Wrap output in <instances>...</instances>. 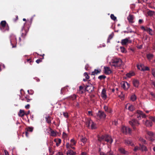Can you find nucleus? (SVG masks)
Listing matches in <instances>:
<instances>
[{
  "mask_svg": "<svg viewBox=\"0 0 155 155\" xmlns=\"http://www.w3.org/2000/svg\"><path fill=\"white\" fill-rule=\"evenodd\" d=\"M122 61L119 58H114L112 60L111 65L115 67H118L122 64Z\"/></svg>",
  "mask_w": 155,
  "mask_h": 155,
  "instance_id": "obj_1",
  "label": "nucleus"
},
{
  "mask_svg": "<svg viewBox=\"0 0 155 155\" xmlns=\"http://www.w3.org/2000/svg\"><path fill=\"white\" fill-rule=\"evenodd\" d=\"M0 30L2 32L8 31L9 27L5 21H2L0 23Z\"/></svg>",
  "mask_w": 155,
  "mask_h": 155,
  "instance_id": "obj_2",
  "label": "nucleus"
},
{
  "mask_svg": "<svg viewBox=\"0 0 155 155\" xmlns=\"http://www.w3.org/2000/svg\"><path fill=\"white\" fill-rule=\"evenodd\" d=\"M129 123L134 130H136L137 129L136 127L138 126L140 124L139 121L135 119H133L129 121Z\"/></svg>",
  "mask_w": 155,
  "mask_h": 155,
  "instance_id": "obj_3",
  "label": "nucleus"
},
{
  "mask_svg": "<svg viewBox=\"0 0 155 155\" xmlns=\"http://www.w3.org/2000/svg\"><path fill=\"white\" fill-rule=\"evenodd\" d=\"M135 116L136 117L138 120L141 119V117L145 118L146 117V114L140 110H137L134 113Z\"/></svg>",
  "mask_w": 155,
  "mask_h": 155,
  "instance_id": "obj_4",
  "label": "nucleus"
},
{
  "mask_svg": "<svg viewBox=\"0 0 155 155\" xmlns=\"http://www.w3.org/2000/svg\"><path fill=\"white\" fill-rule=\"evenodd\" d=\"M121 130L124 134H130L132 130L128 127L123 126L121 128Z\"/></svg>",
  "mask_w": 155,
  "mask_h": 155,
  "instance_id": "obj_5",
  "label": "nucleus"
},
{
  "mask_svg": "<svg viewBox=\"0 0 155 155\" xmlns=\"http://www.w3.org/2000/svg\"><path fill=\"white\" fill-rule=\"evenodd\" d=\"M147 134L148 135V140L152 142L155 139V134L151 131L148 132Z\"/></svg>",
  "mask_w": 155,
  "mask_h": 155,
  "instance_id": "obj_6",
  "label": "nucleus"
},
{
  "mask_svg": "<svg viewBox=\"0 0 155 155\" xmlns=\"http://www.w3.org/2000/svg\"><path fill=\"white\" fill-rule=\"evenodd\" d=\"M105 141L111 144L113 142V139L109 135H106L105 136Z\"/></svg>",
  "mask_w": 155,
  "mask_h": 155,
  "instance_id": "obj_7",
  "label": "nucleus"
},
{
  "mask_svg": "<svg viewBox=\"0 0 155 155\" xmlns=\"http://www.w3.org/2000/svg\"><path fill=\"white\" fill-rule=\"evenodd\" d=\"M97 116L99 117L100 118H104L106 117V115L104 112L99 111L97 114Z\"/></svg>",
  "mask_w": 155,
  "mask_h": 155,
  "instance_id": "obj_8",
  "label": "nucleus"
},
{
  "mask_svg": "<svg viewBox=\"0 0 155 155\" xmlns=\"http://www.w3.org/2000/svg\"><path fill=\"white\" fill-rule=\"evenodd\" d=\"M124 143L127 145H130L132 146L134 145L132 141L130 139H127L124 140Z\"/></svg>",
  "mask_w": 155,
  "mask_h": 155,
  "instance_id": "obj_9",
  "label": "nucleus"
},
{
  "mask_svg": "<svg viewBox=\"0 0 155 155\" xmlns=\"http://www.w3.org/2000/svg\"><path fill=\"white\" fill-rule=\"evenodd\" d=\"M131 42V41H130L128 38H126L122 40L121 44L122 45H127L128 43H130Z\"/></svg>",
  "mask_w": 155,
  "mask_h": 155,
  "instance_id": "obj_10",
  "label": "nucleus"
},
{
  "mask_svg": "<svg viewBox=\"0 0 155 155\" xmlns=\"http://www.w3.org/2000/svg\"><path fill=\"white\" fill-rule=\"evenodd\" d=\"M104 73L106 74H109L112 73V71L108 67H105L104 68Z\"/></svg>",
  "mask_w": 155,
  "mask_h": 155,
  "instance_id": "obj_11",
  "label": "nucleus"
},
{
  "mask_svg": "<svg viewBox=\"0 0 155 155\" xmlns=\"http://www.w3.org/2000/svg\"><path fill=\"white\" fill-rule=\"evenodd\" d=\"M101 96L104 99H105L107 98V96L106 94V90L105 88H104L102 89L101 94Z\"/></svg>",
  "mask_w": 155,
  "mask_h": 155,
  "instance_id": "obj_12",
  "label": "nucleus"
},
{
  "mask_svg": "<svg viewBox=\"0 0 155 155\" xmlns=\"http://www.w3.org/2000/svg\"><path fill=\"white\" fill-rule=\"evenodd\" d=\"M134 19V16L130 15L127 18V19L128 20L129 22L131 23L134 22V21H133Z\"/></svg>",
  "mask_w": 155,
  "mask_h": 155,
  "instance_id": "obj_13",
  "label": "nucleus"
},
{
  "mask_svg": "<svg viewBox=\"0 0 155 155\" xmlns=\"http://www.w3.org/2000/svg\"><path fill=\"white\" fill-rule=\"evenodd\" d=\"M133 83L135 87H137L139 86V82L137 80L134 79L133 81Z\"/></svg>",
  "mask_w": 155,
  "mask_h": 155,
  "instance_id": "obj_14",
  "label": "nucleus"
},
{
  "mask_svg": "<svg viewBox=\"0 0 155 155\" xmlns=\"http://www.w3.org/2000/svg\"><path fill=\"white\" fill-rule=\"evenodd\" d=\"M143 123L147 126L151 127L152 126V122L151 121L146 120L144 122H143Z\"/></svg>",
  "mask_w": 155,
  "mask_h": 155,
  "instance_id": "obj_15",
  "label": "nucleus"
},
{
  "mask_svg": "<svg viewBox=\"0 0 155 155\" xmlns=\"http://www.w3.org/2000/svg\"><path fill=\"white\" fill-rule=\"evenodd\" d=\"M135 74V73L134 71H130L129 73L126 74V76L129 78H130L131 77L134 76Z\"/></svg>",
  "mask_w": 155,
  "mask_h": 155,
  "instance_id": "obj_16",
  "label": "nucleus"
},
{
  "mask_svg": "<svg viewBox=\"0 0 155 155\" xmlns=\"http://www.w3.org/2000/svg\"><path fill=\"white\" fill-rule=\"evenodd\" d=\"M77 96V95L74 94L73 95H71L68 97V99H71L72 100H74L76 99Z\"/></svg>",
  "mask_w": 155,
  "mask_h": 155,
  "instance_id": "obj_17",
  "label": "nucleus"
},
{
  "mask_svg": "<svg viewBox=\"0 0 155 155\" xmlns=\"http://www.w3.org/2000/svg\"><path fill=\"white\" fill-rule=\"evenodd\" d=\"M25 114V111L22 110H20L18 113V115L20 117H23Z\"/></svg>",
  "mask_w": 155,
  "mask_h": 155,
  "instance_id": "obj_18",
  "label": "nucleus"
},
{
  "mask_svg": "<svg viewBox=\"0 0 155 155\" xmlns=\"http://www.w3.org/2000/svg\"><path fill=\"white\" fill-rule=\"evenodd\" d=\"M101 71V70H100L95 69L94 71L92 72L91 75H94L96 74L100 73Z\"/></svg>",
  "mask_w": 155,
  "mask_h": 155,
  "instance_id": "obj_19",
  "label": "nucleus"
},
{
  "mask_svg": "<svg viewBox=\"0 0 155 155\" xmlns=\"http://www.w3.org/2000/svg\"><path fill=\"white\" fill-rule=\"evenodd\" d=\"M76 153L72 150H68L67 152V155H76Z\"/></svg>",
  "mask_w": 155,
  "mask_h": 155,
  "instance_id": "obj_20",
  "label": "nucleus"
},
{
  "mask_svg": "<svg viewBox=\"0 0 155 155\" xmlns=\"http://www.w3.org/2000/svg\"><path fill=\"white\" fill-rule=\"evenodd\" d=\"M119 151L121 153L124 154H127L128 153L125 150L122 148H119Z\"/></svg>",
  "mask_w": 155,
  "mask_h": 155,
  "instance_id": "obj_21",
  "label": "nucleus"
},
{
  "mask_svg": "<svg viewBox=\"0 0 155 155\" xmlns=\"http://www.w3.org/2000/svg\"><path fill=\"white\" fill-rule=\"evenodd\" d=\"M97 138L98 140L99 141H101L104 140H105V136L102 135L101 136H100L99 135H98Z\"/></svg>",
  "mask_w": 155,
  "mask_h": 155,
  "instance_id": "obj_22",
  "label": "nucleus"
},
{
  "mask_svg": "<svg viewBox=\"0 0 155 155\" xmlns=\"http://www.w3.org/2000/svg\"><path fill=\"white\" fill-rule=\"evenodd\" d=\"M92 122V120L90 119H88L86 122V126L88 127H89L90 124H91Z\"/></svg>",
  "mask_w": 155,
  "mask_h": 155,
  "instance_id": "obj_23",
  "label": "nucleus"
},
{
  "mask_svg": "<svg viewBox=\"0 0 155 155\" xmlns=\"http://www.w3.org/2000/svg\"><path fill=\"white\" fill-rule=\"evenodd\" d=\"M51 117L48 116L45 117L46 122L49 124L51 123Z\"/></svg>",
  "mask_w": 155,
  "mask_h": 155,
  "instance_id": "obj_24",
  "label": "nucleus"
},
{
  "mask_svg": "<svg viewBox=\"0 0 155 155\" xmlns=\"http://www.w3.org/2000/svg\"><path fill=\"white\" fill-rule=\"evenodd\" d=\"M136 99V96L134 94L132 95L130 97L131 100L133 101H135Z\"/></svg>",
  "mask_w": 155,
  "mask_h": 155,
  "instance_id": "obj_25",
  "label": "nucleus"
},
{
  "mask_svg": "<svg viewBox=\"0 0 155 155\" xmlns=\"http://www.w3.org/2000/svg\"><path fill=\"white\" fill-rule=\"evenodd\" d=\"M128 109L130 111H133L134 110L135 108L133 105H131L129 106Z\"/></svg>",
  "mask_w": 155,
  "mask_h": 155,
  "instance_id": "obj_26",
  "label": "nucleus"
},
{
  "mask_svg": "<svg viewBox=\"0 0 155 155\" xmlns=\"http://www.w3.org/2000/svg\"><path fill=\"white\" fill-rule=\"evenodd\" d=\"M33 129V127H27L25 129V130L27 132L29 131L30 132H32Z\"/></svg>",
  "mask_w": 155,
  "mask_h": 155,
  "instance_id": "obj_27",
  "label": "nucleus"
},
{
  "mask_svg": "<svg viewBox=\"0 0 155 155\" xmlns=\"http://www.w3.org/2000/svg\"><path fill=\"white\" fill-rule=\"evenodd\" d=\"M91 128L92 129H94L96 128V124L93 122L92 121V122L91 123Z\"/></svg>",
  "mask_w": 155,
  "mask_h": 155,
  "instance_id": "obj_28",
  "label": "nucleus"
},
{
  "mask_svg": "<svg viewBox=\"0 0 155 155\" xmlns=\"http://www.w3.org/2000/svg\"><path fill=\"white\" fill-rule=\"evenodd\" d=\"M120 49L122 53H124L126 52V51L125 48L123 47H120Z\"/></svg>",
  "mask_w": 155,
  "mask_h": 155,
  "instance_id": "obj_29",
  "label": "nucleus"
},
{
  "mask_svg": "<svg viewBox=\"0 0 155 155\" xmlns=\"http://www.w3.org/2000/svg\"><path fill=\"white\" fill-rule=\"evenodd\" d=\"M106 78V76L104 75H101L99 76L98 77V78L100 80H101L102 79H104Z\"/></svg>",
  "mask_w": 155,
  "mask_h": 155,
  "instance_id": "obj_30",
  "label": "nucleus"
},
{
  "mask_svg": "<svg viewBox=\"0 0 155 155\" xmlns=\"http://www.w3.org/2000/svg\"><path fill=\"white\" fill-rule=\"evenodd\" d=\"M111 18L114 21H115L117 19V18L114 16V14H111L110 15Z\"/></svg>",
  "mask_w": 155,
  "mask_h": 155,
  "instance_id": "obj_31",
  "label": "nucleus"
},
{
  "mask_svg": "<svg viewBox=\"0 0 155 155\" xmlns=\"http://www.w3.org/2000/svg\"><path fill=\"white\" fill-rule=\"evenodd\" d=\"M147 58L149 59H151L153 57V55L151 54H148L147 55Z\"/></svg>",
  "mask_w": 155,
  "mask_h": 155,
  "instance_id": "obj_32",
  "label": "nucleus"
},
{
  "mask_svg": "<svg viewBox=\"0 0 155 155\" xmlns=\"http://www.w3.org/2000/svg\"><path fill=\"white\" fill-rule=\"evenodd\" d=\"M113 35L112 34L110 35L108 38L107 40V42H110V39H111L113 38Z\"/></svg>",
  "mask_w": 155,
  "mask_h": 155,
  "instance_id": "obj_33",
  "label": "nucleus"
},
{
  "mask_svg": "<svg viewBox=\"0 0 155 155\" xmlns=\"http://www.w3.org/2000/svg\"><path fill=\"white\" fill-rule=\"evenodd\" d=\"M81 142H83L84 143H85L87 141V139L85 137H84L82 138L81 139Z\"/></svg>",
  "mask_w": 155,
  "mask_h": 155,
  "instance_id": "obj_34",
  "label": "nucleus"
},
{
  "mask_svg": "<svg viewBox=\"0 0 155 155\" xmlns=\"http://www.w3.org/2000/svg\"><path fill=\"white\" fill-rule=\"evenodd\" d=\"M154 12L152 11H149L148 12V14L150 16H152L154 14Z\"/></svg>",
  "mask_w": 155,
  "mask_h": 155,
  "instance_id": "obj_35",
  "label": "nucleus"
},
{
  "mask_svg": "<svg viewBox=\"0 0 155 155\" xmlns=\"http://www.w3.org/2000/svg\"><path fill=\"white\" fill-rule=\"evenodd\" d=\"M70 142L71 143V144L73 146L75 145L76 142L73 139H71Z\"/></svg>",
  "mask_w": 155,
  "mask_h": 155,
  "instance_id": "obj_36",
  "label": "nucleus"
},
{
  "mask_svg": "<svg viewBox=\"0 0 155 155\" xmlns=\"http://www.w3.org/2000/svg\"><path fill=\"white\" fill-rule=\"evenodd\" d=\"M121 87L124 89V90H127V87H126V84L125 83L123 84Z\"/></svg>",
  "mask_w": 155,
  "mask_h": 155,
  "instance_id": "obj_37",
  "label": "nucleus"
},
{
  "mask_svg": "<svg viewBox=\"0 0 155 155\" xmlns=\"http://www.w3.org/2000/svg\"><path fill=\"white\" fill-rule=\"evenodd\" d=\"M141 149L142 151H146L147 150V148L144 145H142L141 146Z\"/></svg>",
  "mask_w": 155,
  "mask_h": 155,
  "instance_id": "obj_38",
  "label": "nucleus"
},
{
  "mask_svg": "<svg viewBox=\"0 0 155 155\" xmlns=\"http://www.w3.org/2000/svg\"><path fill=\"white\" fill-rule=\"evenodd\" d=\"M58 142L56 143V145L57 146H58L59 145L61 142V140L60 139H58Z\"/></svg>",
  "mask_w": 155,
  "mask_h": 155,
  "instance_id": "obj_39",
  "label": "nucleus"
},
{
  "mask_svg": "<svg viewBox=\"0 0 155 155\" xmlns=\"http://www.w3.org/2000/svg\"><path fill=\"white\" fill-rule=\"evenodd\" d=\"M51 135L53 136H55L56 135L55 132L53 130H51Z\"/></svg>",
  "mask_w": 155,
  "mask_h": 155,
  "instance_id": "obj_40",
  "label": "nucleus"
},
{
  "mask_svg": "<svg viewBox=\"0 0 155 155\" xmlns=\"http://www.w3.org/2000/svg\"><path fill=\"white\" fill-rule=\"evenodd\" d=\"M84 74V76L85 77V78L86 79H88L90 77L88 75L87 73L85 72Z\"/></svg>",
  "mask_w": 155,
  "mask_h": 155,
  "instance_id": "obj_41",
  "label": "nucleus"
},
{
  "mask_svg": "<svg viewBox=\"0 0 155 155\" xmlns=\"http://www.w3.org/2000/svg\"><path fill=\"white\" fill-rule=\"evenodd\" d=\"M83 87L81 86H79V90L80 91V92H81V93H83V91L82 90L83 89Z\"/></svg>",
  "mask_w": 155,
  "mask_h": 155,
  "instance_id": "obj_42",
  "label": "nucleus"
},
{
  "mask_svg": "<svg viewBox=\"0 0 155 155\" xmlns=\"http://www.w3.org/2000/svg\"><path fill=\"white\" fill-rule=\"evenodd\" d=\"M140 149V148L138 146H136L134 148V151L135 152H136Z\"/></svg>",
  "mask_w": 155,
  "mask_h": 155,
  "instance_id": "obj_43",
  "label": "nucleus"
},
{
  "mask_svg": "<svg viewBox=\"0 0 155 155\" xmlns=\"http://www.w3.org/2000/svg\"><path fill=\"white\" fill-rule=\"evenodd\" d=\"M107 155H114L113 152L111 150H110V151L108 152L107 153Z\"/></svg>",
  "mask_w": 155,
  "mask_h": 155,
  "instance_id": "obj_44",
  "label": "nucleus"
},
{
  "mask_svg": "<svg viewBox=\"0 0 155 155\" xmlns=\"http://www.w3.org/2000/svg\"><path fill=\"white\" fill-rule=\"evenodd\" d=\"M148 32L150 35H153V32L152 30L150 28Z\"/></svg>",
  "mask_w": 155,
  "mask_h": 155,
  "instance_id": "obj_45",
  "label": "nucleus"
},
{
  "mask_svg": "<svg viewBox=\"0 0 155 155\" xmlns=\"http://www.w3.org/2000/svg\"><path fill=\"white\" fill-rule=\"evenodd\" d=\"M63 114L64 116L66 118H68V114L67 112H64Z\"/></svg>",
  "mask_w": 155,
  "mask_h": 155,
  "instance_id": "obj_46",
  "label": "nucleus"
},
{
  "mask_svg": "<svg viewBox=\"0 0 155 155\" xmlns=\"http://www.w3.org/2000/svg\"><path fill=\"white\" fill-rule=\"evenodd\" d=\"M152 74L153 75V76L155 77V70L154 68H152Z\"/></svg>",
  "mask_w": 155,
  "mask_h": 155,
  "instance_id": "obj_47",
  "label": "nucleus"
},
{
  "mask_svg": "<svg viewBox=\"0 0 155 155\" xmlns=\"http://www.w3.org/2000/svg\"><path fill=\"white\" fill-rule=\"evenodd\" d=\"M25 101H26L27 102H29L31 100H32V99H29V97H25Z\"/></svg>",
  "mask_w": 155,
  "mask_h": 155,
  "instance_id": "obj_48",
  "label": "nucleus"
},
{
  "mask_svg": "<svg viewBox=\"0 0 155 155\" xmlns=\"http://www.w3.org/2000/svg\"><path fill=\"white\" fill-rule=\"evenodd\" d=\"M10 43L11 44V45L12 46V48H15L16 47V45H14L12 43V41L11 39L10 40Z\"/></svg>",
  "mask_w": 155,
  "mask_h": 155,
  "instance_id": "obj_49",
  "label": "nucleus"
},
{
  "mask_svg": "<svg viewBox=\"0 0 155 155\" xmlns=\"http://www.w3.org/2000/svg\"><path fill=\"white\" fill-rule=\"evenodd\" d=\"M149 70V68L147 67H146L144 69H143L142 68L141 70L143 71H148Z\"/></svg>",
  "mask_w": 155,
  "mask_h": 155,
  "instance_id": "obj_50",
  "label": "nucleus"
},
{
  "mask_svg": "<svg viewBox=\"0 0 155 155\" xmlns=\"http://www.w3.org/2000/svg\"><path fill=\"white\" fill-rule=\"evenodd\" d=\"M150 118L152 121H153V122L155 121V118L154 117H150Z\"/></svg>",
  "mask_w": 155,
  "mask_h": 155,
  "instance_id": "obj_51",
  "label": "nucleus"
},
{
  "mask_svg": "<svg viewBox=\"0 0 155 155\" xmlns=\"http://www.w3.org/2000/svg\"><path fill=\"white\" fill-rule=\"evenodd\" d=\"M148 0H140V1L141 2H140V3H143V2L146 3Z\"/></svg>",
  "mask_w": 155,
  "mask_h": 155,
  "instance_id": "obj_52",
  "label": "nucleus"
},
{
  "mask_svg": "<svg viewBox=\"0 0 155 155\" xmlns=\"http://www.w3.org/2000/svg\"><path fill=\"white\" fill-rule=\"evenodd\" d=\"M88 114L89 116H92V111H88Z\"/></svg>",
  "mask_w": 155,
  "mask_h": 155,
  "instance_id": "obj_53",
  "label": "nucleus"
},
{
  "mask_svg": "<svg viewBox=\"0 0 155 155\" xmlns=\"http://www.w3.org/2000/svg\"><path fill=\"white\" fill-rule=\"evenodd\" d=\"M23 134H24V133H23ZM25 134L26 136L27 137H28V134H29L28 132H27V131H26L25 130Z\"/></svg>",
  "mask_w": 155,
  "mask_h": 155,
  "instance_id": "obj_54",
  "label": "nucleus"
},
{
  "mask_svg": "<svg viewBox=\"0 0 155 155\" xmlns=\"http://www.w3.org/2000/svg\"><path fill=\"white\" fill-rule=\"evenodd\" d=\"M104 108L105 110L106 111H107L109 109L108 107L107 106H104Z\"/></svg>",
  "mask_w": 155,
  "mask_h": 155,
  "instance_id": "obj_55",
  "label": "nucleus"
},
{
  "mask_svg": "<svg viewBox=\"0 0 155 155\" xmlns=\"http://www.w3.org/2000/svg\"><path fill=\"white\" fill-rule=\"evenodd\" d=\"M30 106L29 104H27L25 107L26 109H28L30 108Z\"/></svg>",
  "mask_w": 155,
  "mask_h": 155,
  "instance_id": "obj_56",
  "label": "nucleus"
},
{
  "mask_svg": "<svg viewBox=\"0 0 155 155\" xmlns=\"http://www.w3.org/2000/svg\"><path fill=\"white\" fill-rule=\"evenodd\" d=\"M41 59H37V60H36V62L38 63V64L39 63H40V62H41Z\"/></svg>",
  "mask_w": 155,
  "mask_h": 155,
  "instance_id": "obj_57",
  "label": "nucleus"
},
{
  "mask_svg": "<svg viewBox=\"0 0 155 155\" xmlns=\"http://www.w3.org/2000/svg\"><path fill=\"white\" fill-rule=\"evenodd\" d=\"M150 29V28H148L147 27H145L144 31H146L148 32V31H149V29Z\"/></svg>",
  "mask_w": 155,
  "mask_h": 155,
  "instance_id": "obj_58",
  "label": "nucleus"
},
{
  "mask_svg": "<svg viewBox=\"0 0 155 155\" xmlns=\"http://www.w3.org/2000/svg\"><path fill=\"white\" fill-rule=\"evenodd\" d=\"M100 155H107V153H105L104 152H100Z\"/></svg>",
  "mask_w": 155,
  "mask_h": 155,
  "instance_id": "obj_59",
  "label": "nucleus"
},
{
  "mask_svg": "<svg viewBox=\"0 0 155 155\" xmlns=\"http://www.w3.org/2000/svg\"><path fill=\"white\" fill-rule=\"evenodd\" d=\"M18 19V16L16 15V18H15L13 19V21H16Z\"/></svg>",
  "mask_w": 155,
  "mask_h": 155,
  "instance_id": "obj_60",
  "label": "nucleus"
},
{
  "mask_svg": "<svg viewBox=\"0 0 155 155\" xmlns=\"http://www.w3.org/2000/svg\"><path fill=\"white\" fill-rule=\"evenodd\" d=\"M70 146V145H69V143H67L66 144V147L67 148H68Z\"/></svg>",
  "mask_w": 155,
  "mask_h": 155,
  "instance_id": "obj_61",
  "label": "nucleus"
},
{
  "mask_svg": "<svg viewBox=\"0 0 155 155\" xmlns=\"http://www.w3.org/2000/svg\"><path fill=\"white\" fill-rule=\"evenodd\" d=\"M143 20L142 19H140L139 20V24H141L143 22Z\"/></svg>",
  "mask_w": 155,
  "mask_h": 155,
  "instance_id": "obj_62",
  "label": "nucleus"
},
{
  "mask_svg": "<svg viewBox=\"0 0 155 155\" xmlns=\"http://www.w3.org/2000/svg\"><path fill=\"white\" fill-rule=\"evenodd\" d=\"M89 65L88 64H87L85 66V69L86 70H87L88 68Z\"/></svg>",
  "mask_w": 155,
  "mask_h": 155,
  "instance_id": "obj_63",
  "label": "nucleus"
},
{
  "mask_svg": "<svg viewBox=\"0 0 155 155\" xmlns=\"http://www.w3.org/2000/svg\"><path fill=\"white\" fill-rule=\"evenodd\" d=\"M56 155H64L61 152H59L58 153H57Z\"/></svg>",
  "mask_w": 155,
  "mask_h": 155,
  "instance_id": "obj_64",
  "label": "nucleus"
}]
</instances>
